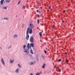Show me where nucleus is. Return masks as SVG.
<instances>
[{
  "instance_id": "f257e3e1",
  "label": "nucleus",
  "mask_w": 75,
  "mask_h": 75,
  "mask_svg": "<svg viewBox=\"0 0 75 75\" xmlns=\"http://www.w3.org/2000/svg\"><path fill=\"white\" fill-rule=\"evenodd\" d=\"M30 27H28V28L27 29V31L26 32V39L27 40H28V38H29V35H28V33H29V32L30 31Z\"/></svg>"
},
{
  "instance_id": "f03ea898",
  "label": "nucleus",
  "mask_w": 75,
  "mask_h": 75,
  "mask_svg": "<svg viewBox=\"0 0 75 75\" xmlns=\"http://www.w3.org/2000/svg\"><path fill=\"white\" fill-rule=\"evenodd\" d=\"M34 47V44L33 43H30V45L29 43L28 44L27 47L28 49H30V48L31 49V47Z\"/></svg>"
},
{
  "instance_id": "7ed1b4c3",
  "label": "nucleus",
  "mask_w": 75,
  "mask_h": 75,
  "mask_svg": "<svg viewBox=\"0 0 75 75\" xmlns=\"http://www.w3.org/2000/svg\"><path fill=\"white\" fill-rule=\"evenodd\" d=\"M23 51L25 53V55H27V54H28V49H24L23 50Z\"/></svg>"
},
{
  "instance_id": "20e7f679",
  "label": "nucleus",
  "mask_w": 75,
  "mask_h": 75,
  "mask_svg": "<svg viewBox=\"0 0 75 75\" xmlns=\"http://www.w3.org/2000/svg\"><path fill=\"white\" fill-rule=\"evenodd\" d=\"M30 41L31 42H33L34 41V38H33V37L31 36L30 37Z\"/></svg>"
},
{
  "instance_id": "39448f33",
  "label": "nucleus",
  "mask_w": 75,
  "mask_h": 75,
  "mask_svg": "<svg viewBox=\"0 0 75 75\" xmlns=\"http://www.w3.org/2000/svg\"><path fill=\"white\" fill-rule=\"evenodd\" d=\"M35 61H34L33 62H30L28 63V64H29V65H34V64H35Z\"/></svg>"
},
{
  "instance_id": "423d86ee",
  "label": "nucleus",
  "mask_w": 75,
  "mask_h": 75,
  "mask_svg": "<svg viewBox=\"0 0 75 75\" xmlns=\"http://www.w3.org/2000/svg\"><path fill=\"white\" fill-rule=\"evenodd\" d=\"M1 62L4 65H5V63L4 62V60H3V58H1Z\"/></svg>"
},
{
  "instance_id": "0eeeda50",
  "label": "nucleus",
  "mask_w": 75,
  "mask_h": 75,
  "mask_svg": "<svg viewBox=\"0 0 75 75\" xmlns=\"http://www.w3.org/2000/svg\"><path fill=\"white\" fill-rule=\"evenodd\" d=\"M18 71H19V68H17L15 71V72L16 74H18Z\"/></svg>"
},
{
  "instance_id": "6e6552de",
  "label": "nucleus",
  "mask_w": 75,
  "mask_h": 75,
  "mask_svg": "<svg viewBox=\"0 0 75 75\" xmlns=\"http://www.w3.org/2000/svg\"><path fill=\"white\" fill-rule=\"evenodd\" d=\"M29 26L31 28H33L34 27V25L31 23L30 24Z\"/></svg>"
},
{
  "instance_id": "1a4fd4ad",
  "label": "nucleus",
  "mask_w": 75,
  "mask_h": 75,
  "mask_svg": "<svg viewBox=\"0 0 75 75\" xmlns=\"http://www.w3.org/2000/svg\"><path fill=\"white\" fill-rule=\"evenodd\" d=\"M45 65H46V64L45 63H44L42 67V68L44 69L45 68Z\"/></svg>"
},
{
  "instance_id": "9d476101",
  "label": "nucleus",
  "mask_w": 75,
  "mask_h": 75,
  "mask_svg": "<svg viewBox=\"0 0 75 75\" xmlns=\"http://www.w3.org/2000/svg\"><path fill=\"white\" fill-rule=\"evenodd\" d=\"M14 60L13 59H11L10 60V63H11V64H13V62H14Z\"/></svg>"
},
{
  "instance_id": "9b49d317",
  "label": "nucleus",
  "mask_w": 75,
  "mask_h": 75,
  "mask_svg": "<svg viewBox=\"0 0 75 75\" xmlns=\"http://www.w3.org/2000/svg\"><path fill=\"white\" fill-rule=\"evenodd\" d=\"M4 0H1L0 1V3L1 4V5H3V3H4Z\"/></svg>"
},
{
  "instance_id": "f8f14e48",
  "label": "nucleus",
  "mask_w": 75,
  "mask_h": 75,
  "mask_svg": "<svg viewBox=\"0 0 75 75\" xmlns=\"http://www.w3.org/2000/svg\"><path fill=\"white\" fill-rule=\"evenodd\" d=\"M18 36V35H17V34H15L13 37L14 38H17Z\"/></svg>"
},
{
  "instance_id": "ddd939ff",
  "label": "nucleus",
  "mask_w": 75,
  "mask_h": 75,
  "mask_svg": "<svg viewBox=\"0 0 75 75\" xmlns=\"http://www.w3.org/2000/svg\"><path fill=\"white\" fill-rule=\"evenodd\" d=\"M6 1L7 3H8L10 2V0H6Z\"/></svg>"
},
{
  "instance_id": "4468645a",
  "label": "nucleus",
  "mask_w": 75,
  "mask_h": 75,
  "mask_svg": "<svg viewBox=\"0 0 75 75\" xmlns=\"http://www.w3.org/2000/svg\"><path fill=\"white\" fill-rule=\"evenodd\" d=\"M32 29H30V31H29V34H31L32 33Z\"/></svg>"
},
{
  "instance_id": "2eb2a0df",
  "label": "nucleus",
  "mask_w": 75,
  "mask_h": 75,
  "mask_svg": "<svg viewBox=\"0 0 75 75\" xmlns=\"http://www.w3.org/2000/svg\"><path fill=\"white\" fill-rule=\"evenodd\" d=\"M7 7H6V6H4L2 7V8L4 9V10H7Z\"/></svg>"
},
{
  "instance_id": "dca6fc26",
  "label": "nucleus",
  "mask_w": 75,
  "mask_h": 75,
  "mask_svg": "<svg viewBox=\"0 0 75 75\" xmlns=\"http://www.w3.org/2000/svg\"><path fill=\"white\" fill-rule=\"evenodd\" d=\"M11 47V45H10L8 47V49L9 50L10 48Z\"/></svg>"
},
{
  "instance_id": "f3484780",
  "label": "nucleus",
  "mask_w": 75,
  "mask_h": 75,
  "mask_svg": "<svg viewBox=\"0 0 75 75\" xmlns=\"http://www.w3.org/2000/svg\"><path fill=\"white\" fill-rule=\"evenodd\" d=\"M30 53L32 54H34V53H33V50H32V49H31Z\"/></svg>"
},
{
  "instance_id": "a211bd4d",
  "label": "nucleus",
  "mask_w": 75,
  "mask_h": 75,
  "mask_svg": "<svg viewBox=\"0 0 75 75\" xmlns=\"http://www.w3.org/2000/svg\"><path fill=\"white\" fill-rule=\"evenodd\" d=\"M20 3H21V1H19L18 3L17 4V5H18V4H20Z\"/></svg>"
},
{
  "instance_id": "6ab92c4d",
  "label": "nucleus",
  "mask_w": 75,
  "mask_h": 75,
  "mask_svg": "<svg viewBox=\"0 0 75 75\" xmlns=\"http://www.w3.org/2000/svg\"><path fill=\"white\" fill-rule=\"evenodd\" d=\"M37 58V61H39V59H38V58H39V57H36Z\"/></svg>"
},
{
  "instance_id": "aec40b11",
  "label": "nucleus",
  "mask_w": 75,
  "mask_h": 75,
  "mask_svg": "<svg viewBox=\"0 0 75 75\" xmlns=\"http://www.w3.org/2000/svg\"><path fill=\"white\" fill-rule=\"evenodd\" d=\"M18 67H19V68H21V65H20L19 64H18Z\"/></svg>"
},
{
  "instance_id": "412c9836",
  "label": "nucleus",
  "mask_w": 75,
  "mask_h": 75,
  "mask_svg": "<svg viewBox=\"0 0 75 75\" xmlns=\"http://www.w3.org/2000/svg\"><path fill=\"white\" fill-rule=\"evenodd\" d=\"M42 34V33H41V32H40V33H39V34L40 36H42V34Z\"/></svg>"
},
{
  "instance_id": "4be33fe9",
  "label": "nucleus",
  "mask_w": 75,
  "mask_h": 75,
  "mask_svg": "<svg viewBox=\"0 0 75 75\" xmlns=\"http://www.w3.org/2000/svg\"><path fill=\"white\" fill-rule=\"evenodd\" d=\"M25 45H24L23 46V49L24 50V49H25Z\"/></svg>"
},
{
  "instance_id": "5701e85b",
  "label": "nucleus",
  "mask_w": 75,
  "mask_h": 75,
  "mask_svg": "<svg viewBox=\"0 0 75 75\" xmlns=\"http://www.w3.org/2000/svg\"><path fill=\"white\" fill-rule=\"evenodd\" d=\"M23 9H25V6H23Z\"/></svg>"
},
{
  "instance_id": "b1692460",
  "label": "nucleus",
  "mask_w": 75,
  "mask_h": 75,
  "mask_svg": "<svg viewBox=\"0 0 75 75\" xmlns=\"http://www.w3.org/2000/svg\"><path fill=\"white\" fill-rule=\"evenodd\" d=\"M25 25L24 24H23L22 25V28H24V26Z\"/></svg>"
},
{
  "instance_id": "393cba45",
  "label": "nucleus",
  "mask_w": 75,
  "mask_h": 75,
  "mask_svg": "<svg viewBox=\"0 0 75 75\" xmlns=\"http://www.w3.org/2000/svg\"><path fill=\"white\" fill-rule=\"evenodd\" d=\"M58 71L59 72H61V69H59L58 70Z\"/></svg>"
},
{
  "instance_id": "a878e982",
  "label": "nucleus",
  "mask_w": 75,
  "mask_h": 75,
  "mask_svg": "<svg viewBox=\"0 0 75 75\" xmlns=\"http://www.w3.org/2000/svg\"><path fill=\"white\" fill-rule=\"evenodd\" d=\"M64 54L66 55H67V54H68L67 53V52H65L64 53Z\"/></svg>"
},
{
  "instance_id": "bb28decb",
  "label": "nucleus",
  "mask_w": 75,
  "mask_h": 75,
  "mask_svg": "<svg viewBox=\"0 0 75 75\" xmlns=\"http://www.w3.org/2000/svg\"><path fill=\"white\" fill-rule=\"evenodd\" d=\"M38 24H39V19H38L37 21Z\"/></svg>"
},
{
  "instance_id": "cd10ccee",
  "label": "nucleus",
  "mask_w": 75,
  "mask_h": 75,
  "mask_svg": "<svg viewBox=\"0 0 75 75\" xmlns=\"http://www.w3.org/2000/svg\"><path fill=\"white\" fill-rule=\"evenodd\" d=\"M42 57V59H45V57Z\"/></svg>"
},
{
  "instance_id": "c85d7f7f",
  "label": "nucleus",
  "mask_w": 75,
  "mask_h": 75,
  "mask_svg": "<svg viewBox=\"0 0 75 75\" xmlns=\"http://www.w3.org/2000/svg\"><path fill=\"white\" fill-rule=\"evenodd\" d=\"M61 59H59V60H58V61L59 62H60V61H61Z\"/></svg>"
},
{
  "instance_id": "c756f323",
  "label": "nucleus",
  "mask_w": 75,
  "mask_h": 75,
  "mask_svg": "<svg viewBox=\"0 0 75 75\" xmlns=\"http://www.w3.org/2000/svg\"><path fill=\"white\" fill-rule=\"evenodd\" d=\"M68 60H66V62H68Z\"/></svg>"
},
{
  "instance_id": "7c9ffc66",
  "label": "nucleus",
  "mask_w": 75,
  "mask_h": 75,
  "mask_svg": "<svg viewBox=\"0 0 75 75\" xmlns=\"http://www.w3.org/2000/svg\"><path fill=\"white\" fill-rule=\"evenodd\" d=\"M44 52L45 54H47V52H46V51L45 50H44Z\"/></svg>"
},
{
  "instance_id": "2f4dec72",
  "label": "nucleus",
  "mask_w": 75,
  "mask_h": 75,
  "mask_svg": "<svg viewBox=\"0 0 75 75\" xmlns=\"http://www.w3.org/2000/svg\"><path fill=\"white\" fill-rule=\"evenodd\" d=\"M50 8H51V6H49L48 9H50Z\"/></svg>"
},
{
  "instance_id": "473e14b6",
  "label": "nucleus",
  "mask_w": 75,
  "mask_h": 75,
  "mask_svg": "<svg viewBox=\"0 0 75 75\" xmlns=\"http://www.w3.org/2000/svg\"><path fill=\"white\" fill-rule=\"evenodd\" d=\"M30 75H33V73H30Z\"/></svg>"
},
{
  "instance_id": "72a5a7b5",
  "label": "nucleus",
  "mask_w": 75,
  "mask_h": 75,
  "mask_svg": "<svg viewBox=\"0 0 75 75\" xmlns=\"http://www.w3.org/2000/svg\"><path fill=\"white\" fill-rule=\"evenodd\" d=\"M6 20H8V18H6Z\"/></svg>"
},
{
  "instance_id": "f704fd0d",
  "label": "nucleus",
  "mask_w": 75,
  "mask_h": 75,
  "mask_svg": "<svg viewBox=\"0 0 75 75\" xmlns=\"http://www.w3.org/2000/svg\"><path fill=\"white\" fill-rule=\"evenodd\" d=\"M0 49H1V50H2V48L1 47H0Z\"/></svg>"
},
{
  "instance_id": "c9c22d12",
  "label": "nucleus",
  "mask_w": 75,
  "mask_h": 75,
  "mask_svg": "<svg viewBox=\"0 0 75 75\" xmlns=\"http://www.w3.org/2000/svg\"><path fill=\"white\" fill-rule=\"evenodd\" d=\"M36 12H37V13H38V12H39L38 10H37L36 11Z\"/></svg>"
},
{
  "instance_id": "e433bc0d",
  "label": "nucleus",
  "mask_w": 75,
  "mask_h": 75,
  "mask_svg": "<svg viewBox=\"0 0 75 75\" xmlns=\"http://www.w3.org/2000/svg\"><path fill=\"white\" fill-rule=\"evenodd\" d=\"M62 22L63 23H64V20L62 21Z\"/></svg>"
},
{
  "instance_id": "4c0bfd02",
  "label": "nucleus",
  "mask_w": 75,
  "mask_h": 75,
  "mask_svg": "<svg viewBox=\"0 0 75 75\" xmlns=\"http://www.w3.org/2000/svg\"><path fill=\"white\" fill-rule=\"evenodd\" d=\"M4 20H6V18H4Z\"/></svg>"
},
{
  "instance_id": "58836bf2",
  "label": "nucleus",
  "mask_w": 75,
  "mask_h": 75,
  "mask_svg": "<svg viewBox=\"0 0 75 75\" xmlns=\"http://www.w3.org/2000/svg\"><path fill=\"white\" fill-rule=\"evenodd\" d=\"M65 11L64 10V11H63V12H64V13H65Z\"/></svg>"
},
{
  "instance_id": "ea45409f",
  "label": "nucleus",
  "mask_w": 75,
  "mask_h": 75,
  "mask_svg": "<svg viewBox=\"0 0 75 75\" xmlns=\"http://www.w3.org/2000/svg\"><path fill=\"white\" fill-rule=\"evenodd\" d=\"M57 68H59V67H58L56 69H57Z\"/></svg>"
},
{
  "instance_id": "a19ab883",
  "label": "nucleus",
  "mask_w": 75,
  "mask_h": 75,
  "mask_svg": "<svg viewBox=\"0 0 75 75\" xmlns=\"http://www.w3.org/2000/svg\"><path fill=\"white\" fill-rule=\"evenodd\" d=\"M54 67H56V65H55V66H54Z\"/></svg>"
},
{
  "instance_id": "79ce46f5",
  "label": "nucleus",
  "mask_w": 75,
  "mask_h": 75,
  "mask_svg": "<svg viewBox=\"0 0 75 75\" xmlns=\"http://www.w3.org/2000/svg\"><path fill=\"white\" fill-rule=\"evenodd\" d=\"M17 15H16V17H17Z\"/></svg>"
},
{
  "instance_id": "37998d69",
  "label": "nucleus",
  "mask_w": 75,
  "mask_h": 75,
  "mask_svg": "<svg viewBox=\"0 0 75 75\" xmlns=\"http://www.w3.org/2000/svg\"><path fill=\"white\" fill-rule=\"evenodd\" d=\"M52 28H54V26H53L52 27Z\"/></svg>"
},
{
  "instance_id": "c03bdc74",
  "label": "nucleus",
  "mask_w": 75,
  "mask_h": 75,
  "mask_svg": "<svg viewBox=\"0 0 75 75\" xmlns=\"http://www.w3.org/2000/svg\"><path fill=\"white\" fill-rule=\"evenodd\" d=\"M73 52H74V50H73Z\"/></svg>"
},
{
  "instance_id": "a18cd8bd",
  "label": "nucleus",
  "mask_w": 75,
  "mask_h": 75,
  "mask_svg": "<svg viewBox=\"0 0 75 75\" xmlns=\"http://www.w3.org/2000/svg\"><path fill=\"white\" fill-rule=\"evenodd\" d=\"M49 10H47V11H49Z\"/></svg>"
},
{
  "instance_id": "49530a36",
  "label": "nucleus",
  "mask_w": 75,
  "mask_h": 75,
  "mask_svg": "<svg viewBox=\"0 0 75 75\" xmlns=\"http://www.w3.org/2000/svg\"><path fill=\"white\" fill-rule=\"evenodd\" d=\"M51 72V71H50L49 72Z\"/></svg>"
}]
</instances>
